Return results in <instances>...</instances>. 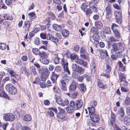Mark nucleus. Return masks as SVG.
Masks as SVG:
<instances>
[{
  "label": "nucleus",
  "instance_id": "obj_35",
  "mask_svg": "<svg viewBox=\"0 0 130 130\" xmlns=\"http://www.w3.org/2000/svg\"><path fill=\"white\" fill-rule=\"evenodd\" d=\"M96 3L97 2H95V0L91 1L89 3V7L91 8L96 7Z\"/></svg>",
  "mask_w": 130,
  "mask_h": 130
},
{
  "label": "nucleus",
  "instance_id": "obj_11",
  "mask_svg": "<svg viewBox=\"0 0 130 130\" xmlns=\"http://www.w3.org/2000/svg\"><path fill=\"white\" fill-rule=\"evenodd\" d=\"M77 88V84L75 82H72L70 85L69 87V90L70 91H74Z\"/></svg>",
  "mask_w": 130,
  "mask_h": 130
},
{
  "label": "nucleus",
  "instance_id": "obj_1",
  "mask_svg": "<svg viewBox=\"0 0 130 130\" xmlns=\"http://www.w3.org/2000/svg\"><path fill=\"white\" fill-rule=\"evenodd\" d=\"M83 104V101L81 99H79L75 102L71 101L69 103V106L75 110L79 109L81 108Z\"/></svg>",
  "mask_w": 130,
  "mask_h": 130
},
{
  "label": "nucleus",
  "instance_id": "obj_17",
  "mask_svg": "<svg viewBox=\"0 0 130 130\" xmlns=\"http://www.w3.org/2000/svg\"><path fill=\"white\" fill-rule=\"evenodd\" d=\"M40 60L41 62L42 63L45 64H47L49 63L48 60L44 57L41 56Z\"/></svg>",
  "mask_w": 130,
  "mask_h": 130
},
{
  "label": "nucleus",
  "instance_id": "obj_61",
  "mask_svg": "<svg viewBox=\"0 0 130 130\" xmlns=\"http://www.w3.org/2000/svg\"><path fill=\"white\" fill-rule=\"evenodd\" d=\"M87 6L86 5L85 3H83L81 6V8L82 10H83L84 11H85L86 10V8Z\"/></svg>",
  "mask_w": 130,
  "mask_h": 130
},
{
  "label": "nucleus",
  "instance_id": "obj_42",
  "mask_svg": "<svg viewBox=\"0 0 130 130\" xmlns=\"http://www.w3.org/2000/svg\"><path fill=\"white\" fill-rule=\"evenodd\" d=\"M87 76V75L86 74H84L82 76L79 77L77 78V80L78 81L80 82H81L82 81L83 79Z\"/></svg>",
  "mask_w": 130,
  "mask_h": 130
},
{
  "label": "nucleus",
  "instance_id": "obj_39",
  "mask_svg": "<svg viewBox=\"0 0 130 130\" xmlns=\"http://www.w3.org/2000/svg\"><path fill=\"white\" fill-rule=\"evenodd\" d=\"M124 104L125 105L127 106L130 105V98L128 96L125 99Z\"/></svg>",
  "mask_w": 130,
  "mask_h": 130
},
{
  "label": "nucleus",
  "instance_id": "obj_51",
  "mask_svg": "<svg viewBox=\"0 0 130 130\" xmlns=\"http://www.w3.org/2000/svg\"><path fill=\"white\" fill-rule=\"evenodd\" d=\"M118 63L120 68L121 69V70L122 71H124L125 70V67L123 66V64L120 61H119Z\"/></svg>",
  "mask_w": 130,
  "mask_h": 130
},
{
  "label": "nucleus",
  "instance_id": "obj_49",
  "mask_svg": "<svg viewBox=\"0 0 130 130\" xmlns=\"http://www.w3.org/2000/svg\"><path fill=\"white\" fill-rule=\"evenodd\" d=\"M104 32L107 34H109L111 33L110 29L108 27H105Z\"/></svg>",
  "mask_w": 130,
  "mask_h": 130
},
{
  "label": "nucleus",
  "instance_id": "obj_50",
  "mask_svg": "<svg viewBox=\"0 0 130 130\" xmlns=\"http://www.w3.org/2000/svg\"><path fill=\"white\" fill-rule=\"evenodd\" d=\"M106 72L107 74H109L111 70V67L108 64L106 65Z\"/></svg>",
  "mask_w": 130,
  "mask_h": 130
},
{
  "label": "nucleus",
  "instance_id": "obj_14",
  "mask_svg": "<svg viewBox=\"0 0 130 130\" xmlns=\"http://www.w3.org/2000/svg\"><path fill=\"white\" fill-rule=\"evenodd\" d=\"M7 72L10 75L11 77H19V76L16 73V72L10 69H8L7 70Z\"/></svg>",
  "mask_w": 130,
  "mask_h": 130
},
{
  "label": "nucleus",
  "instance_id": "obj_31",
  "mask_svg": "<svg viewBox=\"0 0 130 130\" xmlns=\"http://www.w3.org/2000/svg\"><path fill=\"white\" fill-rule=\"evenodd\" d=\"M31 119V117L29 114H27L24 117L23 120L25 121L28 122L30 121Z\"/></svg>",
  "mask_w": 130,
  "mask_h": 130
},
{
  "label": "nucleus",
  "instance_id": "obj_4",
  "mask_svg": "<svg viewBox=\"0 0 130 130\" xmlns=\"http://www.w3.org/2000/svg\"><path fill=\"white\" fill-rule=\"evenodd\" d=\"M6 90L12 95H15L17 93L16 88L11 84L7 85L6 86Z\"/></svg>",
  "mask_w": 130,
  "mask_h": 130
},
{
  "label": "nucleus",
  "instance_id": "obj_47",
  "mask_svg": "<svg viewBox=\"0 0 130 130\" xmlns=\"http://www.w3.org/2000/svg\"><path fill=\"white\" fill-rule=\"evenodd\" d=\"M32 52L35 55L39 54L40 52L39 49L38 48H34L32 50Z\"/></svg>",
  "mask_w": 130,
  "mask_h": 130
},
{
  "label": "nucleus",
  "instance_id": "obj_25",
  "mask_svg": "<svg viewBox=\"0 0 130 130\" xmlns=\"http://www.w3.org/2000/svg\"><path fill=\"white\" fill-rule=\"evenodd\" d=\"M95 66L96 64L95 63L94 61H92L90 64V68L91 69L92 72H95Z\"/></svg>",
  "mask_w": 130,
  "mask_h": 130
},
{
  "label": "nucleus",
  "instance_id": "obj_13",
  "mask_svg": "<svg viewBox=\"0 0 130 130\" xmlns=\"http://www.w3.org/2000/svg\"><path fill=\"white\" fill-rule=\"evenodd\" d=\"M59 75H57L54 72H52V73L51 76V79L53 82L55 83L56 82V80Z\"/></svg>",
  "mask_w": 130,
  "mask_h": 130
},
{
  "label": "nucleus",
  "instance_id": "obj_3",
  "mask_svg": "<svg viewBox=\"0 0 130 130\" xmlns=\"http://www.w3.org/2000/svg\"><path fill=\"white\" fill-rule=\"evenodd\" d=\"M72 68L73 71L79 74H82L84 71V69L82 67L75 63L72 64Z\"/></svg>",
  "mask_w": 130,
  "mask_h": 130
},
{
  "label": "nucleus",
  "instance_id": "obj_55",
  "mask_svg": "<svg viewBox=\"0 0 130 130\" xmlns=\"http://www.w3.org/2000/svg\"><path fill=\"white\" fill-rule=\"evenodd\" d=\"M10 24V22L6 21H5L3 23L4 27L6 28L9 26Z\"/></svg>",
  "mask_w": 130,
  "mask_h": 130
},
{
  "label": "nucleus",
  "instance_id": "obj_9",
  "mask_svg": "<svg viewBox=\"0 0 130 130\" xmlns=\"http://www.w3.org/2000/svg\"><path fill=\"white\" fill-rule=\"evenodd\" d=\"M111 6L110 5H108L106 7L105 10L106 13V18L108 19L109 17H108L112 13V10L111 8Z\"/></svg>",
  "mask_w": 130,
  "mask_h": 130
},
{
  "label": "nucleus",
  "instance_id": "obj_32",
  "mask_svg": "<svg viewBox=\"0 0 130 130\" xmlns=\"http://www.w3.org/2000/svg\"><path fill=\"white\" fill-rule=\"evenodd\" d=\"M30 71L31 74L35 75L36 74V69L34 66H32L30 68Z\"/></svg>",
  "mask_w": 130,
  "mask_h": 130
},
{
  "label": "nucleus",
  "instance_id": "obj_16",
  "mask_svg": "<svg viewBox=\"0 0 130 130\" xmlns=\"http://www.w3.org/2000/svg\"><path fill=\"white\" fill-rule=\"evenodd\" d=\"M0 96L4 97L8 99L10 98L9 96L5 92L2 88H1L0 90Z\"/></svg>",
  "mask_w": 130,
  "mask_h": 130
},
{
  "label": "nucleus",
  "instance_id": "obj_48",
  "mask_svg": "<svg viewBox=\"0 0 130 130\" xmlns=\"http://www.w3.org/2000/svg\"><path fill=\"white\" fill-rule=\"evenodd\" d=\"M5 15L6 20H10L13 19V18L10 14H6Z\"/></svg>",
  "mask_w": 130,
  "mask_h": 130
},
{
  "label": "nucleus",
  "instance_id": "obj_34",
  "mask_svg": "<svg viewBox=\"0 0 130 130\" xmlns=\"http://www.w3.org/2000/svg\"><path fill=\"white\" fill-rule=\"evenodd\" d=\"M109 41L110 42H117L119 41V39H117L116 38L112 36L110 37L109 38Z\"/></svg>",
  "mask_w": 130,
  "mask_h": 130
},
{
  "label": "nucleus",
  "instance_id": "obj_62",
  "mask_svg": "<svg viewBox=\"0 0 130 130\" xmlns=\"http://www.w3.org/2000/svg\"><path fill=\"white\" fill-rule=\"evenodd\" d=\"M40 36L41 37L42 39H46V35L44 33H41L40 34Z\"/></svg>",
  "mask_w": 130,
  "mask_h": 130
},
{
  "label": "nucleus",
  "instance_id": "obj_52",
  "mask_svg": "<svg viewBox=\"0 0 130 130\" xmlns=\"http://www.w3.org/2000/svg\"><path fill=\"white\" fill-rule=\"evenodd\" d=\"M92 37L94 41L98 40L99 39V37L97 34H92Z\"/></svg>",
  "mask_w": 130,
  "mask_h": 130
},
{
  "label": "nucleus",
  "instance_id": "obj_29",
  "mask_svg": "<svg viewBox=\"0 0 130 130\" xmlns=\"http://www.w3.org/2000/svg\"><path fill=\"white\" fill-rule=\"evenodd\" d=\"M57 117L60 119H61L62 120H64L65 119V116L64 114L58 112L57 113Z\"/></svg>",
  "mask_w": 130,
  "mask_h": 130
},
{
  "label": "nucleus",
  "instance_id": "obj_6",
  "mask_svg": "<svg viewBox=\"0 0 130 130\" xmlns=\"http://www.w3.org/2000/svg\"><path fill=\"white\" fill-rule=\"evenodd\" d=\"M115 18L117 20V23L121 24L122 22V16L121 13L118 11H116L114 13Z\"/></svg>",
  "mask_w": 130,
  "mask_h": 130
},
{
  "label": "nucleus",
  "instance_id": "obj_36",
  "mask_svg": "<svg viewBox=\"0 0 130 130\" xmlns=\"http://www.w3.org/2000/svg\"><path fill=\"white\" fill-rule=\"evenodd\" d=\"M113 32L116 38L119 39L121 37V36L120 33L118 30Z\"/></svg>",
  "mask_w": 130,
  "mask_h": 130
},
{
  "label": "nucleus",
  "instance_id": "obj_64",
  "mask_svg": "<svg viewBox=\"0 0 130 130\" xmlns=\"http://www.w3.org/2000/svg\"><path fill=\"white\" fill-rule=\"evenodd\" d=\"M110 57L111 59L113 60H117V56L114 54H112Z\"/></svg>",
  "mask_w": 130,
  "mask_h": 130
},
{
  "label": "nucleus",
  "instance_id": "obj_45",
  "mask_svg": "<svg viewBox=\"0 0 130 130\" xmlns=\"http://www.w3.org/2000/svg\"><path fill=\"white\" fill-rule=\"evenodd\" d=\"M34 43L36 45H39L40 43L39 39L37 37L35 38L34 40Z\"/></svg>",
  "mask_w": 130,
  "mask_h": 130
},
{
  "label": "nucleus",
  "instance_id": "obj_57",
  "mask_svg": "<svg viewBox=\"0 0 130 130\" xmlns=\"http://www.w3.org/2000/svg\"><path fill=\"white\" fill-rule=\"evenodd\" d=\"M53 37V36L51 34L48 33L47 34V36H46V39L51 41Z\"/></svg>",
  "mask_w": 130,
  "mask_h": 130
},
{
  "label": "nucleus",
  "instance_id": "obj_7",
  "mask_svg": "<svg viewBox=\"0 0 130 130\" xmlns=\"http://www.w3.org/2000/svg\"><path fill=\"white\" fill-rule=\"evenodd\" d=\"M5 121H13L14 119V115L11 113H8L5 115L3 117Z\"/></svg>",
  "mask_w": 130,
  "mask_h": 130
},
{
  "label": "nucleus",
  "instance_id": "obj_33",
  "mask_svg": "<svg viewBox=\"0 0 130 130\" xmlns=\"http://www.w3.org/2000/svg\"><path fill=\"white\" fill-rule=\"evenodd\" d=\"M75 61L77 63L81 65H82L84 62V60L82 58L79 59L78 57Z\"/></svg>",
  "mask_w": 130,
  "mask_h": 130
},
{
  "label": "nucleus",
  "instance_id": "obj_41",
  "mask_svg": "<svg viewBox=\"0 0 130 130\" xmlns=\"http://www.w3.org/2000/svg\"><path fill=\"white\" fill-rule=\"evenodd\" d=\"M17 77H11V80L12 83L15 84V83H17L18 81L20 79L19 78H18V79H17Z\"/></svg>",
  "mask_w": 130,
  "mask_h": 130
},
{
  "label": "nucleus",
  "instance_id": "obj_24",
  "mask_svg": "<svg viewBox=\"0 0 130 130\" xmlns=\"http://www.w3.org/2000/svg\"><path fill=\"white\" fill-rule=\"evenodd\" d=\"M119 27L115 23L112 24L111 25V28L113 32L118 30Z\"/></svg>",
  "mask_w": 130,
  "mask_h": 130
},
{
  "label": "nucleus",
  "instance_id": "obj_22",
  "mask_svg": "<svg viewBox=\"0 0 130 130\" xmlns=\"http://www.w3.org/2000/svg\"><path fill=\"white\" fill-rule=\"evenodd\" d=\"M113 51L116 52L120 50V47L118 46L117 43H113L111 45Z\"/></svg>",
  "mask_w": 130,
  "mask_h": 130
},
{
  "label": "nucleus",
  "instance_id": "obj_2",
  "mask_svg": "<svg viewBox=\"0 0 130 130\" xmlns=\"http://www.w3.org/2000/svg\"><path fill=\"white\" fill-rule=\"evenodd\" d=\"M116 116L113 113H112L111 115V118L110 122L109 124V126L110 127V129L112 130H121L119 128L117 125L114 124V122L115 121Z\"/></svg>",
  "mask_w": 130,
  "mask_h": 130
},
{
  "label": "nucleus",
  "instance_id": "obj_44",
  "mask_svg": "<svg viewBox=\"0 0 130 130\" xmlns=\"http://www.w3.org/2000/svg\"><path fill=\"white\" fill-rule=\"evenodd\" d=\"M95 25L97 27L99 28H101L103 26L102 23L100 21L96 22Z\"/></svg>",
  "mask_w": 130,
  "mask_h": 130
},
{
  "label": "nucleus",
  "instance_id": "obj_38",
  "mask_svg": "<svg viewBox=\"0 0 130 130\" xmlns=\"http://www.w3.org/2000/svg\"><path fill=\"white\" fill-rule=\"evenodd\" d=\"M78 56L76 54H71L70 56V58L72 60H76V59L77 58Z\"/></svg>",
  "mask_w": 130,
  "mask_h": 130
},
{
  "label": "nucleus",
  "instance_id": "obj_8",
  "mask_svg": "<svg viewBox=\"0 0 130 130\" xmlns=\"http://www.w3.org/2000/svg\"><path fill=\"white\" fill-rule=\"evenodd\" d=\"M61 64L63 66L64 71L68 74L70 75V73L68 68V63L67 61L66 60H62Z\"/></svg>",
  "mask_w": 130,
  "mask_h": 130
},
{
  "label": "nucleus",
  "instance_id": "obj_10",
  "mask_svg": "<svg viewBox=\"0 0 130 130\" xmlns=\"http://www.w3.org/2000/svg\"><path fill=\"white\" fill-rule=\"evenodd\" d=\"M52 27L54 29L57 31H60L64 28L63 24L59 25L57 24H54L52 25Z\"/></svg>",
  "mask_w": 130,
  "mask_h": 130
},
{
  "label": "nucleus",
  "instance_id": "obj_59",
  "mask_svg": "<svg viewBox=\"0 0 130 130\" xmlns=\"http://www.w3.org/2000/svg\"><path fill=\"white\" fill-rule=\"evenodd\" d=\"M104 59H105V61L107 63H109L110 58L109 57L108 54L105 57Z\"/></svg>",
  "mask_w": 130,
  "mask_h": 130
},
{
  "label": "nucleus",
  "instance_id": "obj_28",
  "mask_svg": "<svg viewBox=\"0 0 130 130\" xmlns=\"http://www.w3.org/2000/svg\"><path fill=\"white\" fill-rule=\"evenodd\" d=\"M61 32L63 36L64 37H67L69 35V32L68 30L66 29H63L62 30Z\"/></svg>",
  "mask_w": 130,
  "mask_h": 130
},
{
  "label": "nucleus",
  "instance_id": "obj_43",
  "mask_svg": "<svg viewBox=\"0 0 130 130\" xmlns=\"http://www.w3.org/2000/svg\"><path fill=\"white\" fill-rule=\"evenodd\" d=\"M7 47L6 45L4 43H0V49L4 50Z\"/></svg>",
  "mask_w": 130,
  "mask_h": 130
},
{
  "label": "nucleus",
  "instance_id": "obj_26",
  "mask_svg": "<svg viewBox=\"0 0 130 130\" xmlns=\"http://www.w3.org/2000/svg\"><path fill=\"white\" fill-rule=\"evenodd\" d=\"M17 129L18 130H20L21 129H22V130H29V129H30L28 127L25 126H24L22 127L20 124L18 125V126L17 127Z\"/></svg>",
  "mask_w": 130,
  "mask_h": 130
},
{
  "label": "nucleus",
  "instance_id": "obj_19",
  "mask_svg": "<svg viewBox=\"0 0 130 130\" xmlns=\"http://www.w3.org/2000/svg\"><path fill=\"white\" fill-rule=\"evenodd\" d=\"M90 37H92V35H91L92 34H97L98 33V29L94 27H92L90 29Z\"/></svg>",
  "mask_w": 130,
  "mask_h": 130
},
{
  "label": "nucleus",
  "instance_id": "obj_46",
  "mask_svg": "<svg viewBox=\"0 0 130 130\" xmlns=\"http://www.w3.org/2000/svg\"><path fill=\"white\" fill-rule=\"evenodd\" d=\"M69 104V102L68 100L67 99H65L63 101V102L61 105L62 106H65V105H68Z\"/></svg>",
  "mask_w": 130,
  "mask_h": 130
},
{
  "label": "nucleus",
  "instance_id": "obj_40",
  "mask_svg": "<svg viewBox=\"0 0 130 130\" xmlns=\"http://www.w3.org/2000/svg\"><path fill=\"white\" fill-rule=\"evenodd\" d=\"M56 101L57 103L61 105L63 102V100L59 96L56 97Z\"/></svg>",
  "mask_w": 130,
  "mask_h": 130
},
{
  "label": "nucleus",
  "instance_id": "obj_37",
  "mask_svg": "<svg viewBox=\"0 0 130 130\" xmlns=\"http://www.w3.org/2000/svg\"><path fill=\"white\" fill-rule=\"evenodd\" d=\"M29 18L30 20L34 19L36 17V14L35 13L32 12L29 13L28 14Z\"/></svg>",
  "mask_w": 130,
  "mask_h": 130
},
{
  "label": "nucleus",
  "instance_id": "obj_58",
  "mask_svg": "<svg viewBox=\"0 0 130 130\" xmlns=\"http://www.w3.org/2000/svg\"><path fill=\"white\" fill-rule=\"evenodd\" d=\"M51 41L54 43H56L58 42L59 40L56 37H55L53 36Z\"/></svg>",
  "mask_w": 130,
  "mask_h": 130
},
{
  "label": "nucleus",
  "instance_id": "obj_60",
  "mask_svg": "<svg viewBox=\"0 0 130 130\" xmlns=\"http://www.w3.org/2000/svg\"><path fill=\"white\" fill-rule=\"evenodd\" d=\"M48 15H49L53 20H54L55 17L54 14L52 12H50L48 13Z\"/></svg>",
  "mask_w": 130,
  "mask_h": 130
},
{
  "label": "nucleus",
  "instance_id": "obj_30",
  "mask_svg": "<svg viewBox=\"0 0 130 130\" xmlns=\"http://www.w3.org/2000/svg\"><path fill=\"white\" fill-rule=\"evenodd\" d=\"M80 89L81 91L84 92L86 91V86L84 84H81L79 85Z\"/></svg>",
  "mask_w": 130,
  "mask_h": 130
},
{
  "label": "nucleus",
  "instance_id": "obj_56",
  "mask_svg": "<svg viewBox=\"0 0 130 130\" xmlns=\"http://www.w3.org/2000/svg\"><path fill=\"white\" fill-rule=\"evenodd\" d=\"M66 110L69 113H71L73 112V110H74L73 108H72L71 107H69L67 108Z\"/></svg>",
  "mask_w": 130,
  "mask_h": 130
},
{
  "label": "nucleus",
  "instance_id": "obj_21",
  "mask_svg": "<svg viewBox=\"0 0 130 130\" xmlns=\"http://www.w3.org/2000/svg\"><path fill=\"white\" fill-rule=\"evenodd\" d=\"M46 73L47 74L46 75H45L44 74V73H43L42 75L41 76V80L43 81H45L46 80L47 77L49 76L50 73V72L47 69Z\"/></svg>",
  "mask_w": 130,
  "mask_h": 130
},
{
  "label": "nucleus",
  "instance_id": "obj_5",
  "mask_svg": "<svg viewBox=\"0 0 130 130\" xmlns=\"http://www.w3.org/2000/svg\"><path fill=\"white\" fill-rule=\"evenodd\" d=\"M90 117L93 123L91 124V122L90 121L89 123L90 125L91 126H94L95 125V123L99 121L100 119L99 116L96 114L93 113L90 115Z\"/></svg>",
  "mask_w": 130,
  "mask_h": 130
},
{
  "label": "nucleus",
  "instance_id": "obj_53",
  "mask_svg": "<svg viewBox=\"0 0 130 130\" xmlns=\"http://www.w3.org/2000/svg\"><path fill=\"white\" fill-rule=\"evenodd\" d=\"M50 117H53L54 116V115L53 112L51 110L50 108H48V110L47 111Z\"/></svg>",
  "mask_w": 130,
  "mask_h": 130
},
{
  "label": "nucleus",
  "instance_id": "obj_23",
  "mask_svg": "<svg viewBox=\"0 0 130 130\" xmlns=\"http://www.w3.org/2000/svg\"><path fill=\"white\" fill-rule=\"evenodd\" d=\"M100 52V57L101 59H104L105 57L108 54L107 52L106 51H105L104 52H103L102 50H101Z\"/></svg>",
  "mask_w": 130,
  "mask_h": 130
},
{
  "label": "nucleus",
  "instance_id": "obj_54",
  "mask_svg": "<svg viewBox=\"0 0 130 130\" xmlns=\"http://www.w3.org/2000/svg\"><path fill=\"white\" fill-rule=\"evenodd\" d=\"M86 14L87 15H90L92 13L91 9L90 8L86 9Z\"/></svg>",
  "mask_w": 130,
  "mask_h": 130
},
{
  "label": "nucleus",
  "instance_id": "obj_12",
  "mask_svg": "<svg viewBox=\"0 0 130 130\" xmlns=\"http://www.w3.org/2000/svg\"><path fill=\"white\" fill-rule=\"evenodd\" d=\"M24 25L23 26V28H26L25 30L26 31L29 30V29L30 28L31 24L32 23L31 21L28 20L27 21H25L24 22Z\"/></svg>",
  "mask_w": 130,
  "mask_h": 130
},
{
  "label": "nucleus",
  "instance_id": "obj_20",
  "mask_svg": "<svg viewBox=\"0 0 130 130\" xmlns=\"http://www.w3.org/2000/svg\"><path fill=\"white\" fill-rule=\"evenodd\" d=\"M60 58L58 56V55L57 54H55L54 55V57L53 59V63L55 64H58L59 62Z\"/></svg>",
  "mask_w": 130,
  "mask_h": 130
},
{
  "label": "nucleus",
  "instance_id": "obj_18",
  "mask_svg": "<svg viewBox=\"0 0 130 130\" xmlns=\"http://www.w3.org/2000/svg\"><path fill=\"white\" fill-rule=\"evenodd\" d=\"M118 112L119 113L120 115V116L119 118V120H120L123 118L124 115V113L123 108V107H121L119 108L118 110Z\"/></svg>",
  "mask_w": 130,
  "mask_h": 130
},
{
  "label": "nucleus",
  "instance_id": "obj_63",
  "mask_svg": "<svg viewBox=\"0 0 130 130\" xmlns=\"http://www.w3.org/2000/svg\"><path fill=\"white\" fill-rule=\"evenodd\" d=\"M50 18L49 17H47L44 20V22L45 23H47V24L48 25H51Z\"/></svg>",
  "mask_w": 130,
  "mask_h": 130
},
{
  "label": "nucleus",
  "instance_id": "obj_15",
  "mask_svg": "<svg viewBox=\"0 0 130 130\" xmlns=\"http://www.w3.org/2000/svg\"><path fill=\"white\" fill-rule=\"evenodd\" d=\"M122 121H124L125 123L127 125H129L130 124V118L128 117L127 116H126L124 117L120 120Z\"/></svg>",
  "mask_w": 130,
  "mask_h": 130
},
{
  "label": "nucleus",
  "instance_id": "obj_27",
  "mask_svg": "<svg viewBox=\"0 0 130 130\" xmlns=\"http://www.w3.org/2000/svg\"><path fill=\"white\" fill-rule=\"evenodd\" d=\"M88 109L89 111V115H91L93 113H95L94 112L95 110L94 107H88Z\"/></svg>",
  "mask_w": 130,
  "mask_h": 130
}]
</instances>
